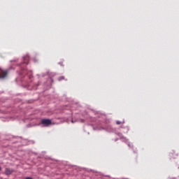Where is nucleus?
<instances>
[{"mask_svg": "<svg viewBox=\"0 0 179 179\" xmlns=\"http://www.w3.org/2000/svg\"><path fill=\"white\" fill-rule=\"evenodd\" d=\"M24 58H29L28 57H24Z\"/></svg>", "mask_w": 179, "mask_h": 179, "instance_id": "nucleus-6", "label": "nucleus"}, {"mask_svg": "<svg viewBox=\"0 0 179 179\" xmlns=\"http://www.w3.org/2000/svg\"><path fill=\"white\" fill-rule=\"evenodd\" d=\"M81 122H85V120H81Z\"/></svg>", "mask_w": 179, "mask_h": 179, "instance_id": "nucleus-5", "label": "nucleus"}, {"mask_svg": "<svg viewBox=\"0 0 179 179\" xmlns=\"http://www.w3.org/2000/svg\"><path fill=\"white\" fill-rule=\"evenodd\" d=\"M13 173V169H11L10 168H6L5 170V174L6 176H10Z\"/></svg>", "mask_w": 179, "mask_h": 179, "instance_id": "nucleus-3", "label": "nucleus"}, {"mask_svg": "<svg viewBox=\"0 0 179 179\" xmlns=\"http://www.w3.org/2000/svg\"><path fill=\"white\" fill-rule=\"evenodd\" d=\"M7 75V71H3L2 69H0V79H3V78H6Z\"/></svg>", "mask_w": 179, "mask_h": 179, "instance_id": "nucleus-2", "label": "nucleus"}, {"mask_svg": "<svg viewBox=\"0 0 179 179\" xmlns=\"http://www.w3.org/2000/svg\"><path fill=\"white\" fill-rule=\"evenodd\" d=\"M0 171H1V166H0Z\"/></svg>", "mask_w": 179, "mask_h": 179, "instance_id": "nucleus-7", "label": "nucleus"}, {"mask_svg": "<svg viewBox=\"0 0 179 179\" xmlns=\"http://www.w3.org/2000/svg\"><path fill=\"white\" fill-rule=\"evenodd\" d=\"M116 124H117V125H121V124H122V122H121V121H120V120H117V121L116 122Z\"/></svg>", "mask_w": 179, "mask_h": 179, "instance_id": "nucleus-4", "label": "nucleus"}, {"mask_svg": "<svg viewBox=\"0 0 179 179\" xmlns=\"http://www.w3.org/2000/svg\"><path fill=\"white\" fill-rule=\"evenodd\" d=\"M41 124L43 125H45V127H48V125H51V120H50V119H43L41 120Z\"/></svg>", "mask_w": 179, "mask_h": 179, "instance_id": "nucleus-1", "label": "nucleus"}]
</instances>
